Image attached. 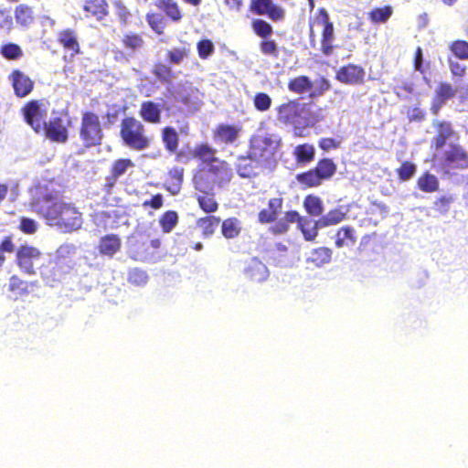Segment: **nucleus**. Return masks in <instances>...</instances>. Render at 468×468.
Here are the masks:
<instances>
[{
  "mask_svg": "<svg viewBox=\"0 0 468 468\" xmlns=\"http://www.w3.org/2000/svg\"><path fill=\"white\" fill-rule=\"evenodd\" d=\"M31 206L48 226L61 232L71 233L82 226V213L79 208L73 203L63 201L51 194L38 197Z\"/></svg>",
  "mask_w": 468,
  "mask_h": 468,
  "instance_id": "f257e3e1",
  "label": "nucleus"
},
{
  "mask_svg": "<svg viewBox=\"0 0 468 468\" xmlns=\"http://www.w3.org/2000/svg\"><path fill=\"white\" fill-rule=\"evenodd\" d=\"M232 178V169L227 162H218L198 167L192 178L194 188L199 193H210L215 188H222Z\"/></svg>",
  "mask_w": 468,
  "mask_h": 468,
  "instance_id": "f03ea898",
  "label": "nucleus"
},
{
  "mask_svg": "<svg viewBox=\"0 0 468 468\" xmlns=\"http://www.w3.org/2000/svg\"><path fill=\"white\" fill-rule=\"evenodd\" d=\"M309 44L314 49L317 47L316 36L314 27H322L321 38H320V51L324 56L333 54L335 41V27L332 22L327 10L321 7L317 10L316 14L309 19Z\"/></svg>",
  "mask_w": 468,
  "mask_h": 468,
  "instance_id": "7ed1b4c3",
  "label": "nucleus"
},
{
  "mask_svg": "<svg viewBox=\"0 0 468 468\" xmlns=\"http://www.w3.org/2000/svg\"><path fill=\"white\" fill-rule=\"evenodd\" d=\"M120 137L124 145L134 151H144L152 144L144 124L133 116L124 117L120 124Z\"/></svg>",
  "mask_w": 468,
  "mask_h": 468,
  "instance_id": "20e7f679",
  "label": "nucleus"
},
{
  "mask_svg": "<svg viewBox=\"0 0 468 468\" xmlns=\"http://www.w3.org/2000/svg\"><path fill=\"white\" fill-rule=\"evenodd\" d=\"M292 223H297L304 239L307 241H314L318 236V229L324 227L321 225L320 219L314 221L302 217L296 210H289L284 213L282 218L271 226L270 231L273 235H282L289 230Z\"/></svg>",
  "mask_w": 468,
  "mask_h": 468,
  "instance_id": "39448f33",
  "label": "nucleus"
},
{
  "mask_svg": "<svg viewBox=\"0 0 468 468\" xmlns=\"http://www.w3.org/2000/svg\"><path fill=\"white\" fill-rule=\"evenodd\" d=\"M80 139L86 148H91L101 144L104 133L100 116L92 111H85L81 114L80 128Z\"/></svg>",
  "mask_w": 468,
  "mask_h": 468,
  "instance_id": "423d86ee",
  "label": "nucleus"
},
{
  "mask_svg": "<svg viewBox=\"0 0 468 468\" xmlns=\"http://www.w3.org/2000/svg\"><path fill=\"white\" fill-rule=\"evenodd\" d=\"M161 239L146 232H140L132 243L133 259L139 261H155L160 258Z\"/></svg>",
  "mask_w": 468,
  "mask_h": 468,
  "instance_id": "0eeeda50",
  "label": "nucleus"
},
{
  "mask_svg": "<svg viewBox=\"0 0 468 468\" xmlns=\"http://www.w3.org/2000/svg\"><path fill=\"white\" fill-rule=\"evenodd\" d=\"M276 146L268 137H256L250 141L248 151L249 157L263 167L275 165Z\"/></svg>",
  "mask_w": 468,
  "mask_h": 468,
  "instance_id": "6e6552de",
  "label": "nucleus"
},
{
  "mask_svg": "<svg viewBox=\"0 0 468 468\" xmlns=\"http://www.w3.org/2000/svg\"><path fill=\"white\" fill-rule=\"evenodd\" d=\"M21 113L32 130L37 133H41L47 117V109L44 103L38 100H30L23 105Z\"/></svg>",
  "mask_w": 468,
  "mask_h": 468,
  "instance_id": "1a4fd4ad",
  "label": "nucleus"
},
{
  "mask_svg": "<svg viewBox=\"0 0 468 468\" xmlns=\"http://www.w3.org/2000/svg\"><path fill=\"white\" fill-rule=\"evenodd\" d=\"M71 266L65 261L62 257H56L49 259L39 267V273L44 282L49 285L54 286L57 282H60L62 277L66 275Z\"/></svg>",
  "mask_w": 468,
  "mask_h": 468,
  "instance_id": "9d476101",
  "label": "nucleus"
},
{
  "mask_svg": "<svg viewBox=\"0 0 468 468\" xmlns=\"http://www.w3.org/2000/svg\"><path fill=\"white\" fill-rule=\"evenodd\" d=\"M42 257V252L35 246L28 244L20 245L16 253V263L26 274L35 275L37 273L35 263Z\"/></svg>",
  "mask_w": 468,
  "mask_h": 468,
  "instance_id": "9b49d317",
  "label": "nucleus"
},
{
  "mask_svg": "<svg viewBox=\"0 0 468 468\" xmlns=\"http://www.w3.org/2000/svg\"><path fill=\"white\" fill-rule=\"evenodd\" d=\"M306 103L301 104L296 100H291L278 106V120L284 124H300Z\"/></svg>",
  "mask_w": 468,
  "mask_h": 468,
  "instance_id": "f8f14e48",
  "label": "nucleus"
},
{
  "mask_svg": "<svg viewBox=\"0 0 468 468\" xmlns=\"http://www.w3.org/2000/svg\"><path fill=\"white\" fill-rule=\"evenodd\" d=\"M42 133L50 142L64 144L69 139V129L60 116L52 117L43 123Z\"/></svg>",
  "mask_w": 468,
  "mask_h": 468,
  "instance_id": "ddd939ff",
  "label": "nucleus"
},
{
  "mask_svg": "<svg viewBox=\"0 0 468 468\" xmlns=\"http://www.w3.org/2000/svg\"><path fill=\"white\" fill-rule=\"evenodd\" d=\"M250 10L259 16H267L273 22L285 18V10L273 0H251Z\"/></svg>",
  "mask_w": 468,
  "mask_h": 468,
  "instance_id": "4468645a",
  "label": "nucleus"
},
{
  "mask_svg": "<svg viewBox=\"0 0 468 468\" xmlns=\"http://www.w3.org/2000/svg\"><path fill=\"white\" fill-rule=\"evenodd\" d=\"M7 78L17 98H25L34 90V80L18 69H13Z\"/></svg>",
  "mask_w": 468,
  "mask_h": 468,
  "instance_id": "2eb2a0df",
  "label": "nucleus"
},
{
  "mask_svg": "<svg viewBox=\"0 0 468 468\" xmlns=\"http://www.w3.org/2000/svg\"><path fill=\"white\" fill-rule=\"evenodd\" d=\"M134 166L133 162L130 158H119L113 161L111 165L110 173L105 177L103 190L108 194L112 193V188L128 169Z\"/></svg>",
  "mask_w": 468,
  "mask_h": 468,
  "instance_id": "dca6fc26",
  "label": "nucleus"
},
{
  "mask_svg": "<svg viewBox=\"0 0 468 468\" xmlns=\"http://www.w3.org/2000/svg\"><path fill=\"white\" fill-rule=\"evenodd\" d=\"M365 76L366 71L363 67L349 63L337 70L335 79L347 85H362L365 82Z\"/></svg>",
  "mask_w": 468,
  "mask_h": 468,
  "instance_id": "f3484780",
  "label": "nucleus"
},
{
  "mask_svg": "<svg viewBox=\"0 0 468 468\" xmlns=\"http://www.w3.org/2000/svg\"><path fill=\"white\" fill-rule=\"evenodd\" d=\"M441 162L444 166L467 169L468 153L462 145L452 144L449 149L443 152Z\"/></svg>",
  "mask_w": 468,
  "mask_h": 468,
  "instance_id": "a211bd4d",
  "label": "nucleus"
},
{
  "mask_svg": "<svg viewBox=\"0 0 468 468\" xmlns=\"http://www.w3.org/2000/svg\"><path fill=\"white\" fill-rule=\"evenodd\" d=\"M456 92L457 90L450 82H440L434 92V96L431 105V112L434 115H437L441 107L445 104V102L455 97Z\"/></svg>",
  "mask_w": 468,
  "mask_h": 468,
  "instance_id": "6ab92c4d",
  "label": "nucleus"
},
{
  "mask_svg": "<svg viewBox=\"0 0 468 468\" xmlns=\"http://www.w3.org/2000/svg\"><path fill=\"white\" fill-rule=\"evenodd\" d=\"M283 207V198L281 197H271L268 201L267 207L261 209L258 213V221L261 224H275L279 215L282 213Z\"/></svg>",
  "mask_w": 468,
  "mask_h": 468,
  "instance_id": "aec40b11",
  "label": "nucleus"
},
{
  "mask_svg": "<svg viewBox=\"0 0 468 468\" xmlns=\"http://www.w3.org/2000/svg\"><path fill=\"white\" fill-rule=\"evenodd\" d=\"M57 41L65 51L70 53L71 57L80 53V46L78 40V35L74 29L66 28L60 30L58 33Z\"/></svg>",
  "mask_w": 468,
  "mask_h": 468,
  "instance_id": "412c9836",
  "label": "nucleus"
},
{
  "mask_svg": "<svg viewBox=\"0 0 468 468\" xmlns=\"http://www.w3.org/2000/svg\"><path fill=\"white\" fill-rule=\"evenodd\" d=\"M334 239L335 248L351 249L357 241L356 230L351 225L342 226L336 229Z\"/></svg>",
  "mask_w": 468,
  "mask_h": 468,
  "instance_id": "4be33fe9",
  "label": "nucleus"
},
{
  "mask_svg": "<svg viewBox=\"0 0 468 468\" xmlns=\"http://www.w3.org/2000/svg\"><path fill=\"white\" fill-rule=\"evenodd\" d=\"M433 124L437 133L432 139V146L435 150H440L446 144L448 140L455 135V132L449 122L438 121Z\"/></svg>",
  "mask_w": 468,
  "mask_h": 468,
  "instance_id": "5701e85b",
  "label": "nucleus"
},
{
  "mask_svg": "<svg viewBox=\"0 0 468 468\" xmlns=\"http://www.w3.org/2000/svg\"><path fill=\"white\" fill-rule=\"evenodd\" d=\"M139 115L144 122L157 124L162 120L161 106L153 101H144L141 103Z\"/></svg>",
  "mask_w": 468,
  "mask_h": 468,
  "instance_id": "b1692460",
  "label": "nucleus"
},
{
  "mask_svg": "<svg viewBox=\"0 0 468 468\" xmlns=\"http://www.w3.org/2000/svg\"><path fill=\"white\" fill-rule=\"evenodd\" d=\"M243 272L246 278L257 282L265 281L269 274L267 267L257 258H252L247 262Z\"/></svg>",
  "mask_w": 468,
  "mask_h": 468,
  "instance_id": "393cba45",
  "label": "nucleus"
},
{
  "mask_svg": "<svg viewBox=\"0 0 468 468\" xmlns=\"http://www.w3.org/2000/svg\"><path fill=\"white\" fill-rule=\"evenodd\" d=\"M239 132L240 128L235 125L221 123L215 128L213 137L216 141L229 144L238 139Z\"/></svg>",
  "mask_w": 468,
  "mask_h": 468,
  "instance_id": "a878e982",
  "label": "nucleus"
},
{
  "mask_svg": "<svg viewBox=\"0 0 468 468\" xmlns=\"http://www.w3.org/2000/svg\"><path fill=\"white\" fill-rule=\"evenodd\" d=\"M122 246V241L117 234H108L101 238L98 250L101 255L112 257Z\"/></svg>",
  "mask_w": 468,
  "mask_h": 468,
  "instance_id": "bb28decb",
  "label": "nucleus"
},
{
  "mask_svg": "<svg viewBox=\"0 0 468 468\" xmlns=\"http://www.w3.org/2000/svg\"><path fill=\"white\" fill-rule=\"evenodd\" d=\"M184 180V168L174 166L168 170L165 183V188L172 195H177Z\"/></svg>",
  "mask_w": 468,
  "mask_h": 468,
  "instance_id": "cd10ccee",
  "label": "nucleus"
},
{
  "mask_svg": "<svg viewBox=\"0 0 468 468\" xmlns=\"http://www.w3.org/2000/svg\"><path fill=\"white\" fill-rule=\"evenodd\" d=\"M83 10L97 20H102L109 14V5L106 0H85Z\"/></svg>",
  "mask_w": 468,
  "mask_h": 468,
  "instance_id": "c85d7f7f",
  "label": "nucleus"
},
{
  "mask_svg": "<svg viewBox=\"0 0 468 468\" xmlns=\"http://www.w3.org/2000/svg\"><path fill=\"white\" fill-rule=\"evenodd\" d=\"M216 153V149L212 148L207 144H197L194 149V156L207 165L218 164V162H225L218 158Z\"/></svg>",
  "mask_w": 468,
  "mask_h": 468,
  "instance_id": "c756f323",
  "label": "nucleus"
},
{
  "mask_svg": "<svg viewBox=\"0 0 468 468\" xmlns=\"http://www.w3.org/2000/svg\"><path fill=\"white\" fill-rule=\"evenodd\" d=\"M292 154L297 164L307 165L314 160L315 148L307 143L298 144L294 147Z\"/></svg>",
  "mask_w": 468,
  "mask_h": 468,
  "instance_id": "7c9ffc66",
  "label": "nucleus"
},
{
  "mask_svg": "<svg viewBox=\"0 0 468 468\" xmlns=\"http://www.w3.org/2000/svg\"><path fill=\"white\" fill-rule=\"evenodd\" d=\"M155 6L162 10L173 22H179L183 17L181 8L175 0H157Z\"/></svg>",
  "mask_w": 468,
  "mask_h": 468,
  "instance_id": "2f4dec72",
  "label": "nucleus"
},
{
  "mask_svg": "<svg viewBox=\"0 0 468 468\" xmlns=\"http://www.w3.org/2000/svg\"><path fill=\"white\" fill-rule=\"evenodd\" d=\"M33 286H35V282H28L17 275H12L9 279L8 290L16 295V298H18L27 295L30 287Z\"/></svg>",
  "mask_w": 468,
  "mask_h": 468,
  "instance_id": "473e14b6",
  "label": "nucleus"
},
{
  "mask_svg": "<svg viewBox=\"0 0 468 468\" xmlns=\"http://www.w3.org/2000/svg\"><path fill=\"white\" fill-rule=\"evenodd\" d=\"M314 169L324 182L329 180L336 173L337 166L331 158L325 157L318 160Z\"/></svg>",
  "mask_w": 468,
  "mask_h": 468,
  "instance_id": "72a5a7b5",
  "label": "nucleus"
},
{
  "mask_svg": "<svg viewBox=\"0 0 468 468\" xmlns=\"http://www.w3.org/2000/svg\"><path fill=\"white\" fill-rule=\"evenodd\" d=\"M196 199L198 203L200 209L207 214H211L218 209V203L215 197V192L210 193H199L196 194Z\"/></svg>",
  "mask_w": 468,
  "mask_h": 468,
  "instance_id": "f704fd0d",
  "label": "nucleus"
},
{
  "mask_svg": "<svg viewBox=\"0 0 468 468\" xmlns=\"http://www.w3.org/2000/svg\"><path fill=\"white\" fill-rule=\"evenodd\" d=\"M152 73L164 84H171L176 77L172 68L161 61L154 64Z\"/></svg>",
  "mask_w": 468,
  "mask_h": 468,
  "instance_id": "c9c22d12",
  "label": "nucleus"
},
{
  "mask_svg": "<svg viewBox=\"0 0 468 468\" xmlns=\"http://www.w3.org/2000/svg\"><path fill=\"white\" fill-rule=\"evenodd\" d=\"M165 148L168 153H176L179 147V136L174 127L165 126L161 133Z\"/></svg>",
  "mask_w": 468,
  "mask_h": 468,
  "instance_id": "e433bc0d",
  "label": "nucleus"
},
{
  "mask_svg": "<svg viewBox=\"0 0 468 468\" xmlns=\"http://www.w3.org/2000/svg\"><path fill=\"white\" fill-rule=\"evenodd\" d=\"M295 179L303 189L317 187L323 183L314 168L297 174Z\"/></svg>",
  "mask_w": 468,
  "mask_h": 468,
  "instance_id": "4c0bfd02",
  "label": "nucleus"
},
{
  "mask_svg": "<svg viewBox=\"0 0 468 468\" xmlns=\"http://www.w3.org/2000/svg\"><path fill=\"white\" fill-rule=\"evenodd\" d=\"M121 42L122 47L130 53H135L144 46L143 37L135 32H128L124 34Z\"/></svg>",
  "mask_w": 468,
  "mask_h": 468,
  "instance_id": "58836bf2",
  "label": "nucleus"
},
{
  "mask_svg": "<svg viewBox=\"0 0 468 468\" xmlns=\"http://www.w3.org/2000/svg\"><path fill=\"white\" fill-rule=\"evenodd\" d=\"M438 178L430 172H424L417 180V187L424 193H433L439 189Z\"/></svg>",
  "mask_w": 468,
  "mask_h": 468,
  "instance_id": "ea45409f",
  "label": "nucleus"
},
{
  "mask_svg": "<svg viewBox=\"0 0 468 468\" xmlns=\"http://www.w3.org/2000/svg\"><path fill=\"white\" fill-rule=\"evenodd\" d=\"M15 18L22 27H28L34 21V13L30 5L20 4L15 8Z\"/></svg>",
  "mask_w": 468,
  "mask_h": 468,
  "instance_id": "a19ab883",
  "label": "nucleus"
},
{
  "mask_svg": "<svg viewBox=\"0 0 468 468\" xmlns=\"http://www.w3.org/2000/svg\"><path fill=\"white\" fill-rule=\"evenodd\" d=\"M313 87V82L309 77L301 75L291 79L288 81V89L290 91L297 94H302L309 91Z\"/></svg>",
  "mask_w": 468,
  "mask_h": 468,
  "instance_id": "79ce46f5",
  "label": "nucleus"
},
{
  "mask_svg": "<svg viewBox=\"0 0 468 468\" xmlns=\"http://www.w3.org/2000/svg\"><path fill=\"white\" fill-rule=\"evenodd\" d=\"M220 223V218L206 216L197 220V227L201 229L204 237H210Z\"/></svg>",
  "mask_w": 468,
  "mask_h": 468,
  "instance_id": "37998d69",
  "label": "nucleus"
},
{
  "mask_svg": "<svg viewBox=\"0 0 468 468\" xmlns=\"http://www.w3.org/2000/svg\"><path fill=\"white\" fill-rule=\"evenodd\" d=\"M240 231V221L238 218H229L222 221L221 232L226 239L237 238Z\"/></svg>",
  "mask_w": 468,
  "mask_h": 468,
  "instance_id": "c03bdc74",
  "label": "nucleus"
},
{
  "mask_svg": "<svg viewBox=\"0 0 468 468\" xmlns=\"http://www.w3.org/2000/svg\"><path fill=\"white\" fill-rule=\"evenodd\" d=\"M253 33L261 38H268L273 34L272 26L264 19L255 18L251 21Z\"/></svg>",
  "mask_w": 468,
  "mask_h": 468,
  "instance_id": "a18cd8bd",
  "label": "nucleus"
},
{
  "mask_svg": "<svg viewBox=\"0 0 468 468\" xmlns=\"http://www.w3.org/2000/svg\"><path fill=\"white\" fill-rule=\"evenodd\" d=\"M253 163L255 162L249 157L248 154L246 156H240L237 165V172L239 176L243 178H250L255 176L257 173Z\"/></svg>",
  "mask_w": 468,
  "mask_h": 468,
  "instance_id": "49530a36",
  "label": "nucleus"
},
{
  "mask_svg": "<svg viewBox=\"0 0 468 468\" xmlns=\"http://www.w3.org/2000/svg\"><path fill=\"white\" fill-rule=\"evenodd\" d=\"M145 19L149 27L154 33H156L157 35L164 34L165 29L166 27V20L162 15L151 12L146 14Z\"/></svg>",
  "mask_w": 468,
  "mask_h": 468,
  "instance_id": "de8ad7c7",
  "label": "nucleus"
},
{
  "mask_svg": "<svg viewBox=\"0 0 468 468\" xmlns=\"http://www.w3.org/2000/svg\"><path fill=\"white\" fill-rule=\"evenodd\" d=\"M332 253L333 251L330 248L319 247L312 250L310 260L316 266H322L331 261Z\"/></svg>",
  "mask_w": 468,
  "mask_h": 468,
  "instance_id": "09e8293b",
  "label": "nucleus"
},
{
  "mask_svg": "<svg viewBox=\"0 0 468 468\" xmlns=\"http://www.w3.org/2000/svg\"><path fill=\"white\" fill-rule=\"evenodd\" d=\"M303 207L309 215L314 217L320 216L324 210L322 200L314 195H308L304 197Z\"/></svg>",
  "mask_w": 468,
  "mask_h": 468,
  "instance_id": "8fccbe9b",
  "label": "nucleus"
},
{
  "mask_svg": "<svg viewBox=\"0 0 468 468\" xmlns=\"http://www.w3.org/2000/svg\"><path fill=\"white\" fill-rule=\"evenodd\" d=\"M149 277L145 271L140 268H132L127 273V282L133 286L143 287L148 282Z\"/></svg>",
  "mask_w": 468,
  "mask_h": 468,
  "instance_id": "3c124183",
  "label": "nucleus"
},
{
  "mask_svg": "<svg viewBox=\"0 0 468 468\" xmlns=\"http://www.w3.org/2000/svg\"><path fill=\"white\" fill-rule=\"evenodd\" d=\"M178 223V215L174 210L163 213L159 218L160 227L165 233L171 232Z\"/></svg>",
  "mask_w": 468,
  "mask_h": 468,
  "instance_id": "603ef678",
  "label": "nucleus"
},
{
  "mask_svg": "<svg viewBox=\"0 0 468 468\" xmlns=\"http://www.w3.org/2000/svg\"><path fill=\"white\" fill-rule=\"evenodd\" d=\"M392 15V8L389 5L377 7L368 13V18L372 23H385Z\"/></svg>",
  "mask_w": 468,
  "mask_h": 468,
  "instance_id": "864d4df0",
  "label": "nucleus"
},
{
  "mask_svg": "<svg viewBox=\"0 0 468 468\" xmlns=\"http://www.w3.org/2000/svg\"><path fill=\"white\" fill-rule=\"evenodd\" d=\"M0 54L6 59L16 60L23 55L21 48L15 43H7L1 47Z\"/></svg>",
  "mask_w": 468,
  "mask_h": 468,
  "instance_id": "5fc2aeb1",
  "label": "nucleus"
},
{
  "mask_svg": "<svg viewBox=\"0 0 468 468\" xmlns=\"http://www.w3.org/2000/svg\"><path fill=\"white\" fill-rule=\"evenodd\" d=\"M346 213L341 209H332L324 217L320 218V223L324 227L336 225L346 218Z\"/></svg>",
  "mask_w": 468,
  "mask_h": 468,
  "instance_id": "6e6d98bb",
  "label": "nucleus"
},
{
  "mask_svg": "<svg viewBox=\"0 0 468 468\" xmlns=\"http://www.w3.org/2000/svg\"><path fill=\"white\" fill-rule=\"evenodd\" d=\"M450 50L459 59L468 60V42L457 39L450 44Z\"/></svg>",
  "mask_w": 468,
  "mask_h": 468,
  "instance_id": "4d7b16f0",
  "label": "nucleus"
},
{
  "mask_svg": "<svg viewBox=\"0 0 468 468\" xmlns=\"http://www.w3.org/2000/svg\"><path fill=\"white\" fill-rule=\"evenodd\" d=\"M189 55V49L186 48H177L167 50L166 58L170 64L179 65Z\"/></svg>",
  "mask_w": 468,
  "mask_h": 468,
  "instance_id": "13d9d810",
  "label": "nucleus"
},
{
  "mask_svg": "<svg viewBox=\"0 0 468 468\" xmlns=\"http://www.w3.org/2000/svg\"><path fill=\"white\" fill-rule=\"evenodd\" d=\"M260 50L264 56L277 58L279 57V48L274 39L262 38L260 42Z\"/></svg>",
  "mask_w": 468,
  "mask_h": 468,
  "instance_id": "bf43d9fd",
  "label": "nucleus"
},
{
  "mask_svg": "<svg viewBox=\"0 0 468 468\" xmlns=\"http://www.w3.org/2000/svg\"><path fill=\"white\" fill-rule=\"evenodd\" d=\"M416 165L410 162L404 161L399 168L396 169L397 176L400 181L410 180L416 173Z\"/></svg>",
  "mask_w": 468,
  "mask_h": 468,
  "instance_id": "052dcab7",
  "label": "nucleus"
},
{
  "mask_svg": "<svg viewBox=\"0 0 468 468\" xmlns=\"http://www.w3.org/2000/svg\"><path fill=\"white\" fill-rule=\"evenodd\" d=\"M253 105L259 112H267L271 106V98L265 92H258L253 98Z\"/></svg>",
  "mask_w": 468,
  "mask_h": 468,
  "instance_id": "680f3d73",
  "label": "nucleus"
},
{
  "mask_svg": "<svg viewBox=\"0 0 468 468\" xmlns=\"http://www.w3.org/2000/svg\"><path fill=\"white\" fill-rule=\"evenodd\" d=\"M197 53L200 58L207 59L215 50V47L210 39H202L197 46Z\"/></svg>",
  "mask_w": 468,
  "mask_h": 468,
  "instance_id": "e2e57ef3",
  "label": "nucleus"
},
{
  "mask_svg": "<svg viewBox=\"0 0 468 468\" xmlns=\"http://www.w3.org/2000/svg\"><path fill=\"white\" fill-rule=\"evenodd\" d=\"M453 202L451 196H442L438 197L433 203V208L436 212L444 215L449 212L450 206Z\"/></svg>",
  "mask_w": 468,
  "mask_h": 468,
  "instance_id": "0e129e2a",
  "label": "nucleus"
},
{
  "mask_svg": "<svg viewBox=\"0 0 468 468\" xmlns=\"http://www.w3.org/2000/svg\"><path fill=\"white\" fill-rule=\"evenodd\" d=\"M341 144V138L323 137L318 141V146L324 152L338 149Z\"/></svg>",
  "mask_w": 468,
  "mask_h": 468,
  "instance_id": "69168bd1",
  "label": "nucleus"
},
{
  "mask_svg": "<svg viewBox=\"0 0 468 468\" xmlns=\"http://www.w3.org/2000/svg\"><path fill=\"white\" fill-rule=\"evenodd\" d=\"M15 250V244L11 236L5 237L0 243V267L5 261V252L12 253Z\"/></svg>",
  "mask_w": 468,
  "mask_h": 468,
  "instance_id": "338daca9",
  "label": "nucleus"
},
{
  "mask_svg": "<svg viewBox=\"0 0 468 468\" xmlns=\"http://www.w3.org/2000/svg\"><path fill=\"white\" fill-rule=\"evenodd\" d=\"M18 229L25 234H34L37 229V223L29 218L23 217L20 218Z\"/></svg>",
  "mask_w": 468,
  "mask_h": 468,
  "instance_id": "774afa93",
  "label": "nucleus"
}]
</instances>
